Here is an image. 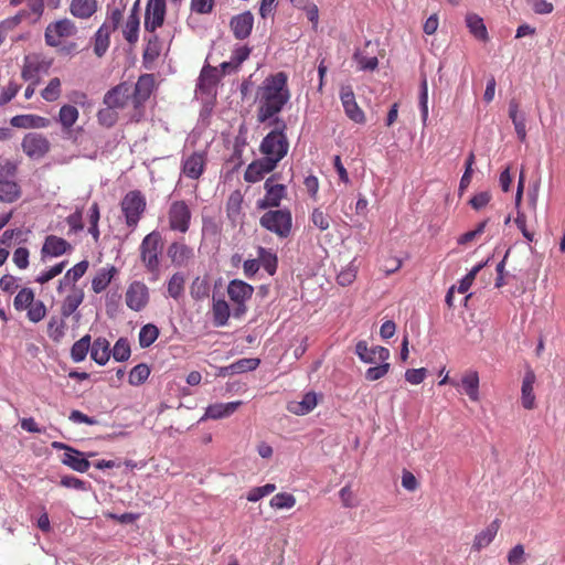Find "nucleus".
Returning a JSON list of instances; mask_svg holds the SVG:
<instances>
[{"label": "nucleus", "instance_id": "052dcab7", "mask_svg": "<svg viewBox=\"0 0 565 565\" xmlns=\"http://www.w3.org/2000/svg\"><path fill=\"white\" fill-rule=\"evenodd\" d=\"M66 263H67L66 260H63V262L52 266L51 268L42 271L35 278V281L41 284V285H44V284L49 282L50 280H52L53 278H55L56 276L62 274V271L64 270V268L66 266Z\"/></svg>", "mask_w": 565, "mask_h": 565}, {"label": "nucleus", "instance_id": "3c124183", "mask_svg": "<svg viewBox=\"0 0 565 565\" xmlns=\"http://www.w3.org/2000/svg\"><path fill=\"white\" fill-rule=\"evenodd\" d=\"M184 275L182 273H175L171 276L168 281V294L173 299L180 298L184 291Z\"/></svg>", "mask_w": 565, "mask_h": 565}, {"label": "nucleus", "instance_id": "8fccbe9b", "mask_svg": "<svg viewBox=\"0 0 565 565\" xmlns=\"http://www.w3.org/2000/svg\"><path fill=\"white\" fill-rule=\"evenodd\" d=\"M130 354L129 341L126 338H119L111 350L113 358L117 362H125L130 358Z\"/></svg>", "mask_w": 565, "mask_h": 565}, {"label": "nucleus", "instance_id": "0eeeda50", "mask_svg": "<svg viewBox=\"0 0 565 565\" xmlns=\"http://www.w3.org/2000/svg\"><path fill=\"white\" fill-rule=\"evenodd\" d=\"M21 147L29 158L40 159L50 151V141L42 134L29 132L23 137Z\"/></svg>", "mask_w": 565, "mask_h": 565}, {"label": "nucleus", "instance_id": "473e14b6", "mask_svg": "<svg viewBox=\"0 0 565 565\" xmlns=\"http://www.w3.org/2000/svg\"><path fill=\"white\" fill-rule=\"evenodd\" d=\"M97 10V0H72L71 13L81 19L90 18Z\"/></svg>", "mask_w": 565, "mask_h": 565}, {"label": "nucleus", "instance_id": "c9c22d12", "mask_svg": "<svg viewBox=\"0 0 565 565\" xmlns=\"http://www.w3.org/2000/svg\"><path fill=\"white\" fill-rule=\"evenodd\" d=\"M461 386L471 401L477 402L479 399V376L477 372L466 373L461 379Z\"/></svg>", "mask_w": 565, "mask_h": 565}, {"label": "nucleus", "instance_id": "dca6fc26", "mask_svg": "<svg viewBox=\"0 0 565 565\" xmlns=\"http://www.w3.org/2000/svg\"><path fill=\"white\" fill-rule=\"evenodd\" d=\"M253 25L254 15L252 14L250 11H245L243 13L236 14L232 17L230 21V28L236 40L247 39L252 33Z\"/></svg>", "mask_w": 565, "mask_h": 565}, {"label": "nucleus", "instance_id": "13d9d810", "mask_svg": "<svg viewBox=\"0 0 565 565\" xmlns=\"http://www.w3.org/2000/svg\"><path fill=\"white\" fill-rule=\"evenodd\" d=\"M210 286L205 279L196 277L191 285L190 294L193 299L200 300L209 296Z\"/></svg>", "mask_w": 565, "mask_h": 565}, {"label": "nucleus", "instance_id": "9d476101", "mask_svg": "<svg viewBox=\"0 0 565 565\" xmlns=\"http://www.w3.org/2000/svg\"><path fill=\"white\" fill-rule=\"evenodd\" d=\"M166 15L164 0H148L145 13V29L153 33L163 24Z\"/></svg>", "mask_w": 565, "mask_h": 565}, {"label": "nucleus", "instance_id": "6e6d98bb", "mask_svg": "<svg viewBox=\"0 0 565 565\" xmlns=\"http://www.w3.org/2000/svg\"><path fill=\"white\" fill-rule=\"evenodd\" d=\"M98 122L107 128L113 127L118 120L117 109L106 106L97 113Z\"/></svg>", "mask_w": 565, "mask_h": 565}, {"label": "nucleus", "instance_id": "f3484780", "mask_svg": "<svg viewBox=\"0 0 565 565\" xmlns=\"http://www.w3.org/2000/svg\"><path fill=\"white\" fill-rule=\"evenodd\" d=\"M167 255L174 266L181 267L194 257V252L193 248L184 243L173 242L169 245Z\"/></svg>", "mask_w": 565, "mask_h": 565}, {"label": "nucleus", "instance_id": "e433bc0d", "mask_svg": "<svg viewBox=\"0 0 565 565\" xmlns=\"http://www.w3.org/2000/svg\"><path fill=\"white\" fill-rule=\"evenodd\" d=\"M257 259L259 263V267L263 266V268L270 276H273L276 273L277 265H278V258L275 253H273L269 249H266L265 247H258Z\"/></svg>", "mask_w": 565, "mask_h": 565}, {"label": "nucleus", "instance_id": "79ce46f5", "mask_svg": "<svg viewBox=\"0 0 565 565\" xmlns=\"http://www.w3.org/2000/svg\"><path fill=\"white\" fill-rule=\"evenodd\" d=\"M64 319L65 318H63V317H61V318L51 317V319L49 321L47 333H49V337L54 342H60L65 335L66 324H65Z\"/></svg>", "mask_w": 565, "mask_h": 565}, {"label": "nucleus", "instance_id": "0e129e2a", "mask_svg": "<svg viewBox=\"0 0 565 565\" xmlns=\"http://www.w3.org/2000/svg\"><path fill=\"white\" fill-rule=\"evenodd\" d=\"M46 315V307L42 300L34 301L28 308V318L30 321L36 323L40 322Z\"/></svg>", "mask_w": 565, "mask_h": 565}, {"label": "nucleus", "instance_id": "5fc2aeb1", "mask_svg": "<svg viewBox=\"0 0 565 565\" xmlns=\"http://www.w3.org/2000/svg\"><path fill=\"white\" fill-rule=\"evenodd\" d=\"M41 96L46 102H55L61 96V81L58 77L50 79L46 87L41 92Z\"/></svg>", "mask_w": 565, "mask_h": 565}, {"label": "nucleus", "instance_id": "a878e982", "mask_svg": "<svg viewBox=\"0 0 565 565\" xmlns=\"http://www.w3.org/2000/svg\"><path fill=\"white\" fill-rule=\"evenodd\" d=\"M203 153L194 152L183 161L182 171L190 179H199L204 171Z\"/></svg>", "mask_w": 565, "mask_h": 565}, {"label": "nucleus", "instance_id": "f03ea898", "mask_svg": "<svg viewBox=\"0 0 565 565\" xmlns=\"http://www.w3.org/2000/svg\"><path fill=\"white\" fill-rule=\"evenodd\" d=\"M269 125H274L275 129L263 138L259 150L265 157H270L273 160L279 162L287 154L289 149L288 138L285 134L287 124L282 118L276 117L269 121Z\"/></svg>", "mask_w": 565, "mask_h": 565}, {"label": "nucleus", "instance_id": "a19ab883", "mask_svg": "<svg viewBox=\"0 0 565 565\" xmlns=\"http://www.w3.org/2000/svg\"><path fill=\"white\" fill-rule=\"evenodd\" d=\"M230 316L231 310L225 300L218 299L213 302V318L216 327H224L227 323Z\"/></svg>", "mask_w": 565, "mask_h": 565}, {"label": "nucleus", "instance_id": "1a4fd4ad", "mask_svg": "<svg viewBox=\"0 0 565 565\" xmlns=\"http://www.w3.org/2000/svg\"><path fill=\"white\" fill-rule=\"evenodd\" d=\"M126 305L134 311H141L149 302V289L141 281H132L126 291Z\"/></svg>", "mask_w": 565, "mask_h": 565}, {"label": "nucleus", "instance_id": "39448f33", "mask_svg": "<svg viewBox=\"0 0 565 565\" xmlns=\"http://www.w3.org/2000/svg\"><path fill=\"white\" fill-rule=\"evenodd\" d=\"M120 206L126 224L134 228L146 210V198L138 190L129 191L121 200Z\"/></svg>", "mask_w": 565, "mask_h": 565}, {"label": "nucleus", "instance_id": "f704fd0d", "mask_svg": "<svg viewBox=\"0 0 565 565\" xmlns=\"http://www.w3.org/2000/svg\"><path fill=\"white\" fill-rule=\"evenodd\" d=\"M466 24L469 32L480 41H487L489 39L488 31L483 19L476 13H468L466 17Z\"/></svg>", "mask_w": 565, "mask_h": 565}, {"label": "nucleus", "instance_id": "2eb2a0df", "mask_svg": "<svg viewBox=\"0 0 565 565\" xmlns=\"http://www.w3.org/2000/svg\"><path fill=\"white\" fill-rule=\"evenodd\" d=\"M340 99L344 109L345 115L356 124H363L365 121V115L355 102V96L351 86L341 88Z\"/></svg>", "mask_w": 565, "mask_h": 565}, {"label": "nucleus", "instance_id": "bb28decb", "mask_svg": "<svg viewBox=\"0 0 565 565\" xmlns=\"http://www.w3.org/2000/svg\"><path fill=\"white\" fill-rule=\"evenodd\" d=\"M111 355L110 344L105 338H96L90 343V358L98 364L105 365Z\"/></svg>", "mask_w": 565, "mask_h": 565}, {"label": "nucleus", "instance_id": "a18cd8bd", "mask_svg": "<svg viewBox=\"0 0 565 565\" xmlns=\"http://www.w3.org/2000/svg\"><path fill=\"white\" fill-rule=\"evenodd\" d=\"M150 375V367L146 363H139L129 373L128 382L132 386L143 384Z\"/></svg>", "mask_w": 565, "mask_h": 565}, {"label": "nucleus", "instance_id": "4be33fe9", "mask_svg": "<svg viewBox=\"0 0 565 565\" xmlns=\"http://www.w3.org/2000/svg\"><path fill=\"white\" fill-rule=\"evenodd\" d=\"M218 71L216 67L205 65L201 70L199 82L196 84L198 89L204 94H211L218 81Z\"/></svg>", "mask_w": 565, "mask_h": 565}, {"label": "nucleus", "instance_id": "de8ad7c7", "mask_svg": "<svg viewBox=\"0 0 565 565\" xmlns=\"http://www.w3.org/2000/svg\"><path fill=\"white\" fill-rule=\"evenodd\" d=\"M260 360L257 358H243L230 364L232 373L241 374L248 371H254L258 367Z\"/></svg>", "mask_w": 565, "mask_h": 565}, {"label": "nucleus", "instance_id": "2f4dec72", "mask_svg": "<svg viewBox=\"0 0 565 565\" xmlns=\"http://www.w3.org/2000/svg\"><path fill=\"white\" fill-rule=\"evenodd\" d=\"M116 274L117 268L113 265L106 268H100L92 279L93 291L95 294H100L104 291Z\"/></svg>", "mask_w": 565, "mask_h": 565}, {"label": "nucleus", "instance_id": "4d7b16f0", "mask_svg": "<svg viewBox=\"0 0 565 565\" xmlns=\"http://www.w3.org/2000/svg\"><path fill=\"white\" fill-rule=\"evenodd\" d=\"M353 60L358 63L360 71H374L379 66V60L376 56H364L359 50L354 52Z\"/></svg>", "mask_w": 565, "mask_h": 565}, {"label": "nucleus", "instance_id": "aec40b11", "mask_svg": "<svg viewBox=\"0 0 565 565\" xmlns=\"http://www.w3.org/2000/svg\"><path fill=\"white\" fill-rule=\"evenodd\" d=\"M242 405L241 401L228 402V403H217L210 405L204 413V416L201 420L205 418L210 419H221L231 416L236 409Z\"/></svg>", "mask_w": 565, "mask_h": 565}, {"label": "nucleus", "instance_id": "37998d69", "mask_svg": "<svg viewBox=\"0 0 565 565\" xmlns=\"http://www.w3.org/2000/svg\"><path fill=\"white\" fill-rule=\"evenodd\" d=\"M40 64L32 60L30 56H25L23 60V67L21 77L26 82H39Z\"/></svg>", "mask_w": 565, "mask_h": 565}, {"label": "nucleus", "instance_id": "c85d7f7f", "mask_svg": "<svg viewBox=\"0 0 565 565\" xmlns=\"http://www.w3.org/2000/svg\"><path fill=\"white\" fill-rule=\"evenodd\" d=\"M152 84L153 77L151 74H145L139 77L132 94L135 106H138L150 96Z\"/></svg>", "mask_w": 565, "mask_h": 565}, {"label": "nucleus", "instance_id": "cd10ccee", "mask_svg": "<svg viewBox=\"0 0 565 565\" xmlns=\"http://www.w3.org/2000/svg\"><path fill=\"white\" fill-rule=\"evenodd\" d=\"M22 195L21 186L14 179H0V201L4 203H13Z\"/></svg>", "mask_w": 565, "mask_h": 565}, {"label": "nucleus", "instance_id": "6ab92c4d", "mask_svg": "<svg viewBox=\"0 0 565 565\" xmlns=\"http://www.w3.org/2000/svg\"><path fill=\"white\" fill-rule=\"evenodd\" d=\"M61 461L63 465L81 473L86 472L90 467V462L87 457H85L84 452L75 448L67 449V452L63 454Z\"/></svg>", "mask_w": 565, "mask_h": 565}, {"label": "nucleus", "instance_id": "603ef678", "mask_svg": "<svg viewBox=\"0 0 565 565\" xmlns=\"http://www.w3.org/2000/svg\"><path fill=\"white\" fill-rule=\"evenodd\" d=\"M160 51H161V47H160V42L158 40V36L152 35L151 38L148 39L147 45L143 51V55H142L143 63H152L153 61H156L160 55Z\"/></svg>", "mask_w": 565, "mask_h": 565}, {"label": "nucleus", "instance_id": "f257e3e1", "mask_svg": "<svg viewBox=\"0 0 565 565\" xmlns=\"http://www.w3.org/2000/svg\"><path fill=\"white\" fill-rule=\"evenodd\" d=\"M257 98L259 99L257 110L259 122L271 121L278 117L277 115L290 99L286 74L279 72L266 77L257 89Z\"/></svg>", "mask_w": 565, "mask_h": 565}, {"label": "nucleus", "instance_id": "6e6552de", "mask_svg": "<svg viewBox=\"0 0 565 565\" xmlns=\"http://www.w3.org/2000/svg\"><path fill=\"white\" fill-rule=\"evenodd\" d=\"M169 225L172 231L185 233L191 221V211L184 201H175L170 205Z\"/></svg>", "mask_w": 565, "mask_h": 565}, {"label": "nucleus", "instance_id": "20e7f679", "mask_svg": "<svg viewBox=\"0 0 565 565\" xmlns=\"http://www.w3.org/2000/svg\"><path fill=\"white\" fill-rule=\"evenodd\" d=\"M260 225L277 234L280 237H287L292 226V217L289 210H271L266 212L259 220Z\"/></svg>", "mask_w": 565, "mask_h": 565}, {"label": "nucleus", "instance_id": "e2e57ef3", "mask_svg": "<svg viewBox=\"0 0 565 565\" xmlns=\"http://www.w3.org/2000/svg\"><path fill=\"white\" fill-rule=\"evenodd\" d=\"M475 153L473 152H470L467 160H466V167H465V172L460 179V183H459V192L462 193L470 184L471 182V178H472V173H473V169H472V166L475 163Z\"/></svg>", "mask_w": 565, "mask_h": 565}, {"label": "nucleus", "instance_id": "680f3d73", "mask_svg": "<svg viewBox=\"0 0 565 565\" xmlns=\"http://www.w3.org/2000/svg\"><path fill=\"white\" fill-rule=\"evenodd\" d=\"M60 486L77 491H87L90 487L88 482L74 476H63L60 480Z\"/></svg>", "mask_w": 565, "mask_h": 565}, {"label": "nucleus", "instance_id": "393cba45", "mask_svg": "<svg viewBox=\"0 0 565 565\" xmlns=\"http://www.w3.org/2000/svg\"><path fill=\"white\" fill-rule=\"evenodd\" d=\"M318 399L313 392L306 393L301 401H292L288 403L287 409L295 415L309 414L317 406Z\"/></svg>", "mask_w": 565, "mask_h": 565}, {"label": "nucleus", "instance_id": "338daca9", "mask_svg": "<svg viewBox=\"0 0 565 565\" xmlns=\"http://www.w3.org/2000/svg\"><path fill=\"white\" fill-rule=\"evenodd\" d=\"M390 363L387 361L381 362L380 365L371 366L365 372V379L367 381H376L385 376L390 370Z\"/></svg>", "mask_w": 565, "mask_h": 565}, {"label": "nucleus", "instance_id": "c756f323", "mask_svg": "<svg viewBox=\"0 0 565 565\" xmlns=\"http://www.w3.org/2000/svg\"><path fill=\"white\" fill-rule=\"evenodd\" d=\"M113 32L111 28L107 22H104L102 26L97 30L94 36V53L102 57L105 55L109 47L110 43V33Z\"/></svg>", "mask_w": 565, "mask_h": 565}, {"label": "nucleus", "instance_id": "ea45409f", "mask_svg": "<svg viewBox=\"0 0 565 565\" xmlns=\"http://www.w3.org/2000/svg\"><path fill=\"white\" fill-rule=\"evenodd\" d=\"M139 24L140 22L138 14L130 13L122 30L124 38L128 43L134 44L138 41Z\"/></svg>", "mask_w": 565, "mask_h": 565}, {"label": "nucleus", "instance_id": "72a5a7b5", "mask_svg": "<svg viewBox=\"0 0 565 565\" xmlns=\"http://www.w3.org/2000/svg\"><path fill=\"white\" fill-rule=\"evenodd\" d=\"M84 300V291L82 289L73 288V292L67 295L61 306V316L68 318L72 316Z\"/></svg>", "mask_w": 565, "mask_h": 565}, {"label": "nucleus", "instance_id": "f8f14e48", "mask_svg": "<svg viewBox=\"0 0 565 565\" xmlns=\"http://www.w3.org/2000/svg\"><path fill=\"white\" fill-rule=\"evenodd\" d=\"M278 162L270 157H263L248 164L245 170L244 179L246 182L255 183L260 181L266 173L274 171Z\"/></svg>", "mask_w": 565, "mask_h": 565}, {"label": "nucleus", "instance_id": "7ed1b4c3", "mask_svg": "<svg viewBox=\"0 0 565 565\" xmlns=\"http://www.w3.org/2000/svg\"><path fill=\"white\" fill-rule=\"evenodd\" d=\"M163 248V238L160 232L152 231L147 234L139 246L140 260L150 274L156 277L160 273V255Z\"/></svg>", "mask_w": 565, "mask_h": 565}, {"label": "nucleus", "instance_id": "a211bd4d", "mask_svg": "<svg viewBox=\"0 0 565 565\" xmlns=\"http://www.w3.org/2000/svg\"><path fill=\"white\" fill-rule=\"evenodd\" d=\"M254 287L244 280L233 279L228 282L227 295L232 302H246L253 296Z\"/></svg>", "mask_w": 565, "mask_h": 565}, {"label": "nucleus", "instance_id": "774afa93", "mask_svg": "<svg viewBox=\"0 0 565 565\" xmlns=\"http://www.w3.org/2000/svg\"><path fill=\"white\" fill-rule=\"evenodd\" d=\"M310 220L320 231H327L330 227V217L320 209H313Z\"/></svg>", "mask_w": 565, "mask_h": 565}, {"label": "nucleus", "instance_id": "412c9836", "mask_svg": "<svg viewBox=\"0 0 565 565\" xmlns=\"http://www.w3.org/2000/svg\"><path fill=\"white\" fill-rule=\"evenodd\" d=\"M499 529L500 521L495 519L484 530H482L475 536L472 550L476 552H480L482 548L489 546L497 536Z\"/></svg>", "mask_w": 565, "mask_h": 565}, {"label": "nucleus", "instance_id": "ddd939ff", "mask_svg": "<svg viewBox=\"0 0 565 565\" xmlns=\"http://www.w3.org/2000/svg\"><path fill=\"white\" fill-rule=\"evenodd\" d=\"M355 354L362 362L370 364L385 362L390 358L388 349L380 345L369 348L366 341L364 340H361L356 343Z\"/></svg>", "mask_w": 565, "mask_h": 565}, {"label": "nucleus", "instance_id": "69168bd1", "mask_svg": "<svg viewBox=\"0 0 565 565\" xmlns=\"http://www.w3.org/2000/svg\"><path fill=\"white\" fill-rule=\"evenodd\" d=\"M275 489H276V486L274 483H267V484L262 486V487L253 488L248 492V494H247V500L249 502H257L262 498H264V497L270 494L271 492H274Z\"/></svg>", "mask_w": 565, "mask_h": 565}, {"label": "nucleus", "instance_id": "09e8293b", "mask_svg": "<svg viewBox=\"0 0 565 565\" xmlns=\"http://www.w3.org/2000/svg\"><path fill=\"white\" fill-rule=\"evenodd\" d=\"M78 118V110L75 106L64 105L58 113V121L64 128H71Z\"/></svg>", "mask_w": 565, "mask_h": 565}, {"label": "nucleus", "instance_id": "5701e85b", "mask_svg": "<svg viewBox=\"0 0 565 565\" xmlns=\"http://www.w3.org/2000/svg\"><path fill=\"white\" fill-rule=\"evenodd\" d=\"M535 379V374L532 370L525 372L521 387V402L525 409H532L535 406V395L533 393Z\"/></svg>", "mask_w": 565, "mask_h": 565}, {"label": "nucleus", "instance_id": "c03bdc74", "mask_svg": "<svg viewBox=\"0 0 565 565\" xmlns=\"http://www.w3.org/2000/svg\"><path fill=\"white\" fill-rule=\"evenodd\" d=\"M159 337V329L151 323L143 326L139 332V345L142 349L149 348Z\"/></svg>", "mask_w": 565, "mask_h": 565}, {"label": "nucleus", "instance_id": "7c9ffc66", "mask_svg": "<svg viewBox=\"0 0 565 565\" xmlns=\"http://www.w3.org/2000/svg\"><path fill=\"white\" fill-rule=\"evenodd\" d=\"M286 195V186L284 184H275L267 189L264 199L258 201L259 209L276 207L279 206L280 201Z\"/></svg>", "mask_w": 565, "mask_h": 565}, {"label": "nucleus", "instance_id": "49530a36", "mask_svg": "<svg viewBox=\"0 0 565 565\" xmlns=\"http://www.w3.org/2000/svg\"><path fill=\"white\" fill-rule=\"evenodd\" d=\"M34 302V292L31 288H22L13 300L15 310L22 311L28 309Z\"/></svg>", "mask_w": 565, "mask_h": 565}, {"label": "nucleus", "instance_id": "bf43d9fd", "mask_svg": "<svg viewBox=\"0 0 565 565\" xmlns=\"http://www.w3.org/2000/svg\"><path fill=\"white\" fill-rule=\"evenodd\" d=\"M89 266L88 260H82L73 266L71 269L66 271L64 275V280H68L71 284H75L78 279H81L85 273L87 271Z\"/></svg>", "mask_w": 565, "mask_h": 565}, {"label": "nucleus", "instance_id": "9b49d317", "mask_svg": "<svg viewBox=\"0 0 565 565\" xmlns=\"http://www.w3.org/2000/svg\"><path fill=\"white\" fill-rule=\"evenodd\" d=\"M72 245L56 235H47L41 248V260L46 263L49 258L62 256L72 250Z\"/></svg>", "mask_w": 565, "mask_h": 565}, {"label": "nucleus", "instance_id": "b1692460", "mask_svg": "<svg viewBox=\"0 0 565 565\" xmlns=\"http://www.w3.org/2000/svg\"><path fill=\"white\" fill-rule=\"evenodd\" d=\"M509 117L519 140L524 141L526 139V116L524 113L519 111V104L514 99L509 103Z\"/></svg>", "mask_w": 565, "mask_h": 565}, {"label": "nucleus", "instance_id": "4c0bfd02", "mask_svg": "<svg viewBox=\"0 0 565 565\" xmlns=\"http://www.w3.org/2000/svg\"><path fill=\"white\" fill-rule=\"evenodd\" d=\"M28 15L26 10H21L15 15L0 22V45L4 42L8 33L15 29Z\"/></svg>", "mask_w": 565, "mask_h": 565}, {"label": "nucleus", "instance_id": "58836bf2", "mask_svg": "<svg viewBox=\"0 0 565 565\" xmlns=\"http://www.w3.org/2000/svg\"><path fill=\"white\" fill-rule=\"evenodd\" d=\"M90 335L86 334L77 340L71 348V358L78 363L85 360L88 351H90Z\"/></svg>", "mask_w": 565, "mask_h": 565}, {"label": "nucleus", "instance_id": "423d86ee", "mask_svg": "<svg viewBox=\"0 0 565 565\" xmlns=\"http://www.w3.org/2000/svg\"><path fill=\"white\" fill-rule=\"evenodd\" d=\"M76 33L75 23L65 18L50 23L45 29L44 39L46 45L56 47L61 44V39L74 36Z\"/></svg>", "mask_w": 565, "mask_h": 565}, {"label": "nucleus", "instance_id": "4468645a", "mask_svg": "<svg viewBox=\"0 0 565 565\" xmlns=\"http://www.w3.org/2000/svg\"><path fill=\"white\" fill-rule=\"evenodd\" d=\"M131 97V86L122 82L113 88H110L103 98L105 106H110L115 109H122L127 106L129 98Z\"/></svg>", "mask_w": 565, "mask_h": 565}, {"label": "nucleus", "instance_id": "864d4df0", "mask_svg": "<svg viewBox=\"0 0 565 565\" xmlns=\"http://www.w3.org/2000/svg\"><path fill=\"white\" fill-rule=\"evenodd\" d=\"M296 504V498L291 493L280 492L270 499V507L277 510L291 509Z\"/></svg>", "mask_w": 565, "mask_h": 565}]
</instances>
